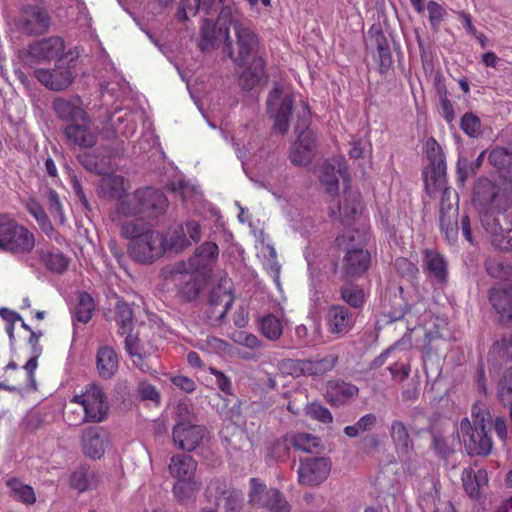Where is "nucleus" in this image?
Masks as SVG:
<instances>
[{
    "mask_svg": "<svg viewBox=\"0 0 512 512\" xmlns=\"http://www.w3.org/2000/svg\"><path fill=\"white\" fill-rule=\"evenodd\" d=\"M120 234L130 240L128 254L138 263L151 264L166 252L165 235L145 224L137 221L125 222L121 225Z\"/></svg>",
    "mask_w": 512,
    "mask_h": 512,
    "instance_id": "1",
    "label": "nucleus"
},
{
    "mask_svg": "<svg viewBox=\"0 0 512 512\" xmlns=\"http://www.w3.org/2000/svg\"><path fill=\"white\" fill-rule=\"evenodd\" d=\"M471 417L472 422L463 418L460 423L465 449L469 455L487 456L493 447L488 433L492 423L491 413L485 404L475 403L471 409Z\"/></svg>",
    "mask_w": 512,
    "mask_h": 512,
    "instance_id": "2",
    "label": "nucleus"
},
{
    "mask_svg": "<svg viewBox=\"0 0 512 512\" xmlns=\"http://www.w3.org/2000/svg\"><path fill=\"white\" fill-rule=\"evenodd\" d=\"M232 26L236 38L235 45L230 38L229 29L225 28L224 50L233 63L237 66H244L250 60L254 63L255 59L261 58L257 56L260 40L252 27L239 21L232 22Z\"/></svg>",
    "mask_w": 512,
    "mask_h": 512,
    "instance_id": "3",
    "label": "nucleus"
},
{
    "mask_svg": "<svg viewBox=\"0 0 512 512\" xmlns=\"http://www.w3.org/2000/svg\"><path fill=\"white\" fill-rule=\"evenodd\" d=\"M43 336L42 331H30L27 338H25L26 344L29 346V359L23 366L24 376L19 378L13 375L21 374L19 367L15 361H10L5 367V381L6 385L11 390L22 389V388H33L36 389V378L35 371L38 367V359L42 355L43 347L40 345V339Z\"/></svg>",
    "mask_w": 512,
    "mask_h": 512,
    "instance_id": "4",
    "label": "nucleus"
},
{
    "mask_svg": "<svg viewBox=\"0 0 512 512\" xmlns=\"http://www.w3.org/2000/svg\"><path fill=\"white\" fill-rule=\"evenodd\" d=\"M35 248L34 233L7 214H0V250L25 256Z\"/></svg>",
    "mask_w": 512,
    "mask_h": 512,
    "instance_id": "5",
    "label": "nucleus"
},
{
    "mask_svg": "<svg viewBox=\"0 0 512 512\" xmlns=\"http://www.w3.org/2000/svg\"><path fill=\"white\" fill-rule=\"evenodd\" d=\"M294 112V129L298 140L292 146L290 159L296 165H307L312 161L315 148V136L309 131L311 112L307 103L303 101L295 107Z\"/></svg>",
    "mask_w": 512,
    "mask_h": 512,
    "instance_id": "6",
    "label": "nucleus"
},
{
    "mask_svg": "<svg viewBox=\"0 0 512 512\" xmlns=\"http://www.w3.org/2000/svg\"><path fill=\"white\" fill-rule=\"evenodd\" d=\"M69 403L83 408L90 423H101L108 416L109 406L103 388L99 384L86 385L80 394H75L69 400Z\"/></svg>",
    "mask_w": 512,
    "mask_h": 512,
    "instance_id": "7",
    "label": "nucleus"
},
{
    "mask_svg": "<svg viewBox=\"0 0 512 512\" xmlns=\"http://www.w3.org/2000/svg\"><path fill=\"white\" fill-rule=\"evenodd\" d=\"M219 248L215 242L206 241L196 248L193 255L187 261L177 262L172 270V274H188L190 279L194 274L205 275L210 272L211 265L218 259Z\"/></svg>",
    "mask_w": 512,
    "mask_h": 512,
    "instance_id": "8",
    "label": "nucleus"
},
{
    "mask_svg": "<svg viewBox=\"0 0 512 512\" xmlns=\"http://www.w3.org/2000/svg\"><path fill=\"white\" fill-rule=\"evenodd\" d=\"M249 503L270 512H290L291 506L278 489H268L258 478L250 479Z\"/></svg>",
    "mask_w": 512,
    "mask_h": 512,
    "instance_id": "9",
    "label": "nucleus"
},
{
    "mask_svg": "<svg viewBox=\"0 0 512 512\" xmlns=\"http://www.w3.org/2000/svg\"><path fill=\"white\" fill-rule=\"evenodd\" d=\"M65 52V42L59 36L34 40L28 44L25 59L29 64L50 62L60 59Z\"/></svg>",
    "mask_w": 512,
    "mask_h": 512,
    "instance_id": "10",
    "label": "nucleus"
},
{
    "mask_svg": "<svg viewBox=\"0 0 512 512\" xmlns=\"http://www.w3.org/2000/svg\"><path fill=\"white\" fill-rule=\"evenodd\" d=\"M447 323L432 314L429 315L422 326L423 338L417 342L420 348L423 359L431 358L432 355L438 354L441 351L442 345L445 343L443 331L446 329Z\"/></svg>",
    "mask_w": 512,
    "mask_h": 512,
    "instance_id": "11",
    "label": "nucleus"
},
{
    "mask_svg": "<svg viewBox=\"0 0 512 512\" xmlns=\"http://www.w3.org/2000/svg\"><path fill=\"white\" fill-rule=\"evenodd\" d=\"M205 493L208 500L217 501V506H221L220 501L223 502V512H240L242 508L244 499L242 491L231 487L224 479L212 480Z\"/></svg>",
    "mask_w": 512,
    "mask_h": 512,
    "instance_id": "12",
    "label": "nucleus"
},
{
    "mask_svg": "<svg viewBox=\"0 0 512 512\" xmlns=\"http://www.w3.org/2000/svg\"><path fill=\"white\" fill-rule=\"evenodd\" d=\"M506 217L503 213L495 215L488 210L480 215L483 228L491 236V244L502 251L512 249V237L509 236L512 224L511 222L506 223L505 227L501 224V219H506Z\"/></svg>",
    "mask_w": 512,
    "mask_h": 512,
    "instance_id": "13",
    "label": "nucleus"
},
{
    "mask_svg": "<svg viewBox=\"0 0 512 512\" xmlns=\"http://www.w3.org/2000/svg\"><path fill=\"white\" fill-rule=\"evenodd\" d=\"M51 17L39 5H25L20 10L18 28L27 35H41L49 30Z\"/></svg>",
    "mask_w": 512,
    "mask_h": 512,
    "instance_id": "14",
    "label": "nucleus"
},
{
    "mask_svg": "<svg viewBox=\"0 0 512 512\" xmlns=\"http://www.w3.org/2000/svg\"><path fill=\"white\" fill-rule=\"evenodd\" d=\"M330 470V461L325 457H307L300 459L297 470L298 482L303 486L319 485L327 479Z\"/></svg>",
    "mask_w": 512,
    "mask_h": 512,
    "instance_id": "15",
    "label": "nucleus"
},
{
    "mask_svg": "<svg viewBox=\"0 0 512 512\" xmlns=\"http://www.w3.org/2000/svg\"><path fill=\"white\" fill-rule=\"evenodd\" d=\"M418 434L409 425L401 420H393L389 429V435L393 443L398 459L403 463L411 461L415 454L413 434Z\"/></svg>",
    "mask_w": 512,
    "mask_h": 512,
    "instance_id": "16",
    "label": "nucleus"
},
{
    "mask_svg": "<svg viewBox=\"0 0 512 512\" xmlns=\"http://www.w3.org/2000/svg\"><path fill=\"white\" fill-rule=\"evenodd\" d=\"M338 361L337 356L328 355L314 360H286L284 366L289 367L290 373L295 376H321L331 371Z\"/></svg>",
    "mask_w": 512,
    "mask_h": 512,
    "instance_id": "17",
    "label": "nucleus"
},
{
    "mask_svg": "<svg viewBox=\"0 0 512 512\" xmlns=\"http://www.w3.org/2000/svg\"><path fill=\"white\" fill-rule=\"evenodd\" d=\"M34 77L47 89L62 91L68 88L74 76L69 66L56 64L52 69L39 68L34 71Z\"/></svg>",
    "mask_w": 512,
    "mask_h": 512,
    "instance_id": "18",
    "label": "nucleus"
},
{
    "mask_svg": "<svg viewBox=\"0 0 512 512\" xmlns=\"http://www.w3.org/2000/svg\"><path fill=\"white\" fill-rule=\"evenodd\" d=\"M206 434L204 426L191 424L190 422H178L172 432L173 441L183 451H194Z\"/></svg>",
    "mask_w": 512,
    "mask_h": 512,
    "instance_id": "19",
    "label": "nucleus"
},
{
    "mask_svg": "<svg viewBox=\"0 0 512 512\" xmlns=\"http://www.w3.org/2000/svg\"><path fill=\"white\" fill-rule=\"evenodd\" d=\"M141 217L156 219L164 215L169 207L165 193L152 187L140 188Z\"/></svg>",
    "mask_w": 512,
    "mask_h": 512,
    "instance_id": "20",
    "label": "nucleus"
},
{
    "mask_svg": "<svg viewBox=\"0 0 512 512\" xmlns=\"http://www.w3.org/2000/svg\"><path fill=\"white\" fill-rule=\"evenodd\" d=\"M371 256L363 248L348 249L342 260L341 279L361 277L370 267Z\"/></svg>",
    "mask_w": 512,
    "mask_h": 512,
    "instance_id": "21",
    "label": "nucleus"
},
{
    "mask_svg": "<svg viewBox=\"0 0 512 512\" xmlns=\"http://www.w3.org/2000/svg\"><path fill=\"white\" fill-rule=\"evenodd\" d=\"M64 135L69 145L80 148H91L97 142V133L91 127V119L85 117L79 122L67 124L64 128Z\"/></svg>",
    "mask_w": 512,
    "mask_h": 512,
    "instance_id": "22",
    "label": "nucleus"
},
{
    "mask_svg": "<svg viewBox=\"0 0 512 512\" xmlns=\"http://www.w3.org/2000/svg\"><path fill=\"white\" fill-rule=\"evenodd\" d=\"M109 444L108 434L103 427L91 426L86 428L81 436L84 454L91 459H100Z\"/></svg>",
    "mask_w": 512,
    "mask_h": 512,
    "instance_id": "23",
    "label": "nucleus"
},
{
    "mask_svg": "<svg viewBox=\"0 0 512 512\" xmlns=\"http://www.w3.org/2000/svg\"><path fill=\"white\" fill-rule=\"evenodd\" d=\"M339 177L345 185L350 182L349 174L345 163L335 159L326 160L321 167L320 182L325 186L326 192L334 196L339 190Z\"/></svg>",
    "mask_w": 512,
    "mask_h": 512,
    "instance_id": "24",
    "label": "nucleus"
},
{
    "mask_svg": "<svg viewBox=\"0 0 512 512\" xmlns=\"http://www.w3.org/2000/svg\"><path fill=\"white\" fill-rule=\"evenodd\" d=\"M423 267L428 278L443 285L448 281V263L444 255L435 249L423 250Z\"/></svg>",
    "mask_w": 512,
    "mask_h": 512,
    "instance_id": "25",
    "label": "nucleus"
},
{
    "mask_svg": "<svg viewBox=\"0 0 512 512\" xmlns=\"http://www.w3.org/2000/svg\"><path fill=\"white\" fill-rule=\"evenodd\" d=\"M355 315L344 305H331L327 312V326L331 334L343 335L354 326Z\"/></svg>",
    "mask_w": 512,
    "mask_h": 512,
    "instance_id": "26",
    "label": "nucleus"
},
{
    "mask_svg": "<svg viewBox=\"0 0 512 512\" xmlns=\"http://www.w3.org/2000/svg\"><path fill=\"white\" fill-rule=\"evenodd\" d=\"M430 161L429 168L424 171V186L426 193L433 196L438 190L442 189L445 183L446 162L444 155H437L428 158Z\"/></svg>",
    "mask_w": 512,
    "mask_h": 512,
    "instance_id": "27",
    "label": "nucleus"
},
{
    "mask_svg": "<svg viewBox=\"0 0 512 512\" xmlns=\"http://www.w3.org/2000/svg\"><path fill=\"white\" fill-rule=\"evenodd\" d=\"M489 302L502 324H512V285L509 288H491Z\"/></svg>",
    "mask_w": 512,
    "mask_h": 512,
    "instance_id": "28",
    "label": "nucleus"
},
{
    "mask_svg": "<svg viewBox=\"0 0 512 512\" xmlns=\"http://www.w3.org/2000/svg\"><path fill=\"white\" fill-rule=\"evenodd\" d=\"M190 0H182L180 9L177 13V16L181 20H187L188 15H196L197 11L201 8L206 12V14H215L220 11L221 15L230 14V8L228 6L223 7L224 0H192V3L189 4Z\"/></svg>",
    "mask_w": 512,
    "mask_h": 512,
    "instance_id": "29",
    "label": "nucleus"
},
{
    "mask_svg": "<svg viewBox=\"0 0 512 512\" xmlns=\"http://www.w3.org/2000/svg\"><path fill=\"white\" fill-rule=\"evenodd\" d=\"M358 392L359 389L354 384L332 380L326 385L325 399L332 406H340L356 397Z\"/></svg>",
    "mask_w": 512,
    "mask_h": 512,
    "instance_id": "30",
    "label": "nucleus"
},
{
    "mask_svg": "<svg viewBox=\"0 0 512 512\" xmlns=\"http://www.w3.org/2000/svg\"><path fill=\"white\" fill-rule=\"evenodd\" d=\"M368 34L377 49L379 72L381 74L387 73L393 64L388 39L379 25H372Z\"/></svg>",
    "mask_w": 512,
    "mask_h": 512,
    "instance_id": "31",
    "label": "nucleus"
},
{
    "mask_svg": "<svg viewBox=\"0 0 512 512\" xmlns=\"http://www.w3.org/2000/svg\"><path fill=\"white\" fill-rule=\"evenodd\" d=\"M361 212L360 193L353 192L345 187L343 192V202L337 205V209L330 208V215L338 217L343 224L355 218Z\"/></svg>",
    "mask_w": 512,
    "mask_h": 512,
    "instance_id": "32",
    "label": "nucleus"
},
{
    "mask_svg": "<svg viewBox=\"0 0 512 512\" xmlns=\"http://www.w3.org/2000/svg\"><path fill=\"white\" fill-rule=\"evenodd\" d=\"M53 109L57 116L66 121L68 124L79 122L89 116L88 113L81 107V100L76 98L74 101L64 98H56L53 101Z\"/></svg>",
    "mask_w": 512,
    "mask_h": 512,
    "instance_id": "33",
    "label": "nucleus"
},
{
    "mask_svg": "<svg viewBox=\"0 0 512 512\" xmlns=\"http://www.w3.org/2000/svg\"><path fill=\"white\" fill-rule=\"evenodd\" d=\"M140 188L133 193H125L118 202L115 210L111 213L112 221H120L122 217L141 216Z\"/></svg>",
    "mask_w": 512,
    "mask_h": 512,
    "instance_id": "34",
    "label": "nucleus"
},
{
    "mask_svg": "<svg viewBox=\"0 0 512 512\" xmlns=\"http://www.w3.org/2000/svg\"><path fill=\"white\" fill-rule=\"evenodd\" d=\"M119 367V359L115 350L109 346H101L96 354V369L102 379H111Z\"/></svg>",
    "mask_w": 512,
    "mask_h": 512,
    "instance_id": "35",
    "label": "nucleus"
},
{
    "mask_svg": "<svg viewBox=\"0 0 512 512\" xmlns=\"http://www.w3.org/2000/svg\"><path fill=\"white\" fill-rule=\"evenodd\" d=\"M461 480L467 495L472 499H477L481 495L482 488L488 484V474L484 469L475 471L468 467L462 471Z\"/></svg>",
    "mask_w": 512,
    "mask_h": 512,
    "instance_id": "36",
    "label": "nucleus"
},
{
    "mask_svg": "<svg viewBox=\"0 0 512 512\" xmlns=\"http://www.w3.org/2000/svg\"><path fill=\"white\" fill-rule=\"evenodd\" d=\"M197 462L190 455H173L169 463L170 474L178 480L194 479Z\"/></svg>",
    "mask_w": 512,
    "mask_h": 512,
    "instance_id": "37",
    "label": "nucleus"
},
{
    "mask_svg": "<svg viewBox=\"0 0 512 512\" xmlns=\"http://www.w3.org/2000/svg\"><path fill=\"white\" fill-rule=\"evenodd\" d=\"M100 194L108 199L119 201L127 192L128 185L124 177L113 174H104L100 180Z\"/></svg>",
    "mask_w": 512,
    "mask_h": 512,
    "instance_id": "38",
    "label": "nucleus"
},
{
    "mask_svg": "<svg viewBox=\"0 0 512 512\" xmlns=\"http://www.w3.org/2000/svg\"><path fill=\"white\" fill-rule=\"evenodd\" d=\"M339 289L340 299L350 308L360 310L366 303V292L362 286L346 280Z\"/></svg>",
    "mask_w": 512,
    "mask_h": 512,
    "instance_id": "39",
    "label": "nucleus"
},
{
    "mask_svg": "<svg viewBox=\"0 0 512 512\" xmlns=\"http://www.w3.org/2000/svg\"><path fill=\"white\" fill-rule=\"evenodd\" d=\"M290 444L295 450L305 453L320 454L323 450L321 438L306 432L290 434Z\"/></svg>",
    "mask_w": 512,
    "mask_h": 512,
    "instance_id": "40",
    "label": "nucleus"
},
{
    "mask_svg": "<svg viewBox=\"0 0 512 512\" xmlns=\"http://www.w3.org/2000/svg\"><path fill=\"white\" fill-rule=\"evenodd\" d=\"M294 103L295 100L293 94H286L283 97L277 111L273 115V127L275 131L281 134H285L288 131L290 117L292 116L293 113Z\"/></svg>",
    "mask_w": 512,
    "mask_h": 512,
    "instance_id": "41",
    "label": "nucleus"
},
{
    "mask_svg": "<svg viewBox=\"0 0 512 512\" xmlns=\"http://www.w3.org/2000/svg\"><path fill=\"white\" fill-rule=\"evenodd\" d=\"M70 485L78 492H85L97 485V474L88 467L80 466L70 476Z\"/></svg>",
    "mask_w": 512,
    "mask_h": 512,
    "instance_id": "42",
    "label": "nucleus"
},
{
    "mask_svg": "<svg viewBox=\"0 0 512 512\" xmlns=\"http://www.w3.org/2000/svg\"><path fill=\"white\" fill-rule=\"evenodd\" d=\"M81 165L88 171L104 175L109 170L110 158L91 152H84L78 155Z\"/></svg>",
    "mask_w": 512,
    "mask_h": 512,
    "instance_id": "43",
    "label": "nucleus"
},
{
    "mask_svg": "<svg viewBox=\"0 0 512 512\" xmlns=\"http://www.w3.org/2000/svg\"><path fill=\"white\" fill-rule=\"evenodd\" d=\"M6 485L10 489L11 496L15 500L26 505H32L36 502L34 489L31 486L22 483L19 479H8Z\"/></svg>",
    "mask_w": 512,
    "mask_h": 512,
    "instance_id": "44",
    "label": "nucleus"
},
{
    "mask_svg": "<svg viewBox=\"0 0 512 512\" xmlns=\"http://www.w3.org/2000/svg\"><path fill=\"white\" fill-rule=\"evenodd\" d=\"M485 269L495 279L506 281L512 278V263L504 261L501 257H488Z\"/></svg>",
    "mask_w": 512,
    "mask_h": 512,
    "instance_id": "45",
    "label": "nucleus"
},
{
    "mask_svg": "<svg viewBox=\"0 0 512 512\" xmlns=\"http://www.w3.org/2000/svg\"><path fill=\"white\" fill-rule=\"evenodd\" d=\"M115 321L121 335L129 334L134 327V315L131 307L124 301H118L115 307Z\"/></svg>",
    "mask_w": 512,
    "mask_h": 512,
    "instance_id": "46",
    "label": "nucleus"
},
{
    "mask_svg": "<svg viewBox=\"0 0 512 512\" xmlns=\"http://www.w3.org/2000/svg\"><path fill=\"white\" fill-rule=\"evenodd\" d=\"M201 488V483L195 479L177 480L173 486V494L180 503H185L195 498Z\"/></svg>",
    "mask_w": 512,
    "mask_h": 512,
    "instance_id": "47",
    "label": "nucleus"
},
{
    "mask_svg": "<svg viewBox=\"0 0 512 512\" xmlns=\"http://www.w3.org/2000/svg\"><path fill=\"white\" fill-rule=\"evenodd\" d=\"M265 69V61L263 58L254 60L250 67H247L240 76L241 86L243 89L251 90L258 84Z\"/></svg>",
    "mask_w": 512,
    "mask_h": 512,
    "instance_id": "48",
    "label": "nucleus"
},
{
    "mask_svg": "<svg viewBox=\"0 0 512 512\" xmlns=\"http://www.w3.org/2000/svg\"><path fill=\"white\" fill-rule=\"evenodd\" d=\"M259 329L268 340H278L283 333V324L274 314H267L260 319Z\"/></svg>",
    "mask_w": 512,
    "mask_h": 512,
    "instance_id": "49",
    "label": "nucleus"
},
{
    "mask_svg": "<svg viewBox=\"0 0 512 512\" xmlns=\"http://www.w3.org/2000/svg\"><path fill=\"white\" fill-rule=\"evenodd\" d=\"M95 310V302L91 295L87 292H81L78 295V302L74 311V318L80 323H88L93 316Z\"/></svg>",
    "mask_w": 512,
    "mask_h": 512,
    "instance_id": "50",
    "label": "nucleus"
},
{
    "mask_svg": "<svg viewBox=\"0 0 512 512\" xmlns=\"http://www.w3.org/2000/svg\"><path fill=\"white\" fill-rule=\"evenodd\" d=\"M165 238L167 239L166 251L180 252L191 245V241L185 235L184 227L181 225L170 229Z\"/></svg>",
    "mask_w": 512,
    "mask_h": 512,
    "instance_id": "51",
    "label": "nucleus"
},
{
    "mask_svg": "<svg viewBox=\"0 0 512 512\" xmlns=\"http://www.w3.org/2000/svg\"><path fill=\"white\" fill-rule=\"evenodd\" d=\"M46 268L54 273L62 274L69 266V259L61 252L48 251L41 256Z\"/></svg>",
    "mask_w": 512,
    "mask_h": 512,
    "instance_id": "52",
    "label": "nucleus"
},
{
    "mask_svg": "<svg viewBox=\"0 0 512 512\" xmlns=\"http://www.w3.org/2000/svg\"><path fill=\"white\" fill-rule=\"evenodd\" d=\"M216 33V25L213 20L204 19L201 25L199 40V48L201 51H207L214 48L216 42Z\"/></svg>",
    "mask_w": 512,
    "mask_h": 512,
    "instance_id": "53",
    "label": "nucleus"
},
{
    "mask_svg": "<svg viewBox=\"0 0 512 512\" xmlns=\"http://www.w3.org/2000/svg\"><path fill=\"white\" fill-rule=\"evenodd\" d=\"M290 446V435L276 439L268 446L267 457L277 461H284L289 457Z\"/></svg>",
    "mask_w": 512,
    "mask_h": 512,
    "instance_id": "54",
    "label": "nucleus"
},
{
    "mask_svg": "<svg viewBox=\"0 0 512 512\" xmlns=\"http://www.w3.org/2000/svg\"><path fill=\"white\" fill-rule=\"evenodd\" d=\"M449 198L450 191L449 189L445 188L441 196L439 217L440 225H450L451 223L456 222L458 219V207L454 208L452 204H446V201L449 200Z\"/></svg>",
    "mask_w": 512,
    "mask_h": 512,
    "instance_id": "55",
    "label": "nucleus"
},
{
    "mask_svg": "<svg viewBox=\"0 0 512 512\" xmlns=\"http://www.w3.org/2000/svg\"><path fill=\"white\" fill-rule=\"evenodd\" d=\"M489 162L499 170L512 167V151L504 147H496L489 154Z\"/></svg>",
    "mask_w": 512,
    "mask_h": 512,
    "instance_id": "56",
    "label": "nucleus"
},
{
    "mask_svg": "<svg viewBox=\"0 0 512 512\" xmlns=\"http://www.w3.org/2000/svg\"><path fill=\"white\" fill-rule=\"evenodd\" d=\"M497 395L503 405L512 404V366L503 374L497 385Z\"/></svg>",
    "mask_w": 512,
    "mask_h": 512,
    "instance_id": "57",
    "label": "nucleus"
},
{
    "mask_svg": "<svg viewBox=\"0 0 512 512\" xmlns=\"http://www.w3.org/2000/svg\"><path fill=\"white\" fill-rule=\"evenodd\" d=\"M460 127L465 134L473 138L478 137L482 132L481 121L472 112H467L461 117Z\"/></svg>",
    "mask_w": 512,
    "mask_h": 512,
    "instance_id": "58",
    "label": "nucleus"
},
{
    "mask_svg": "<svg viewBox=\"0 0 512 512\" xmlns=\"http://www.w3.org/2000/svg\"><path fill=\"white\" fill-rule=\"evenodd\" d=\"M74 404H70L64 411V420L69 426L78 427L84 423L88 422V417L86 416L83 408L77 406L73 408Z\"/></svg>",
    "mask_w": 512,
    "mask_h": 512,
    "instance_id": "59",
    "label": "nucleus"
},
{
    "mask_svg": "<svg viewBox=\"0 0 512 512\" xmlns=\"http://www.w3.org/2000/svg\"><path fill=\"white\" fill-rule=\"evenodd\" d=\"M427 11L430 24L432 28L437 31L440 23L445 19L447 12L442 5L433 0L427 3Z\"/></svg>",
    "mask_w": 512,
    "mask_h": 512,
    "instance_id": "60",
    "label": "nucleus"
},
{
    "mask_svg": "<svg viewBox=\"0 0 512 512\" xmlns=\"http://www.w3.org/2000/svg\"><path fill=\"white\" fill-rule=\"evenodd\" d=\"M307 415L310 418L322 422L324 424L331 423L333 420L331 412L323 405L317 403H312L308 407Z\"/></svg>",
    "mask_w": 512,
    "mask_h": 512,
    "instance_id": "61",
    "label": "nucleus"
},
{
    "mask_svg": "<svg viewBox=\"0 0 512 512\" xmlns=\"http://www.w3.org/2000/svg\"><path fill=\"white\" fill-rule=\"evenodd\" d=\"M48 210L55 216L59 217L60 222L64 221V211L60 198L55 190L50 189L47 193Z\"/></svg>",
    "mask_w": 512,
    "mask_h": 512,
    "instance_id": "62",
    "label": "nucleus"
},
{
    "mask_svg": "<svg viewBox=\"0 0 512 512\" xmlns=\"http://www.w3.org/2000/svg\"><path fill=\"white\" fill-rule=\"evenodd\" d=\"M209 372L215 376L216 384L222 392L229 395L232 394L231 380L223 372L214 367H210Z\"/></svg>",
    "mask_w": 512,
    "mask_h": 512,
    "instance_id": "63",
    "label": "nucleus"
},
{
    "mask_svg": "<svg viewBox=\"0 0 512 512\" xmlns=\"http://www.w3.org/2000/svg\"><path fill=\"white\" fill-rule=\"evenodd\" d=\"M125 349L130 357L139 356L140 354L146 352L140 344L139 338L131 333L127 334L126 336Z\"/></svg>",
    "mask_w": 512,
    "mask_h": 512,
    "instance_id": "64",
    "label": "nucleus"
}]
</instances>
